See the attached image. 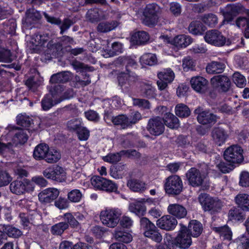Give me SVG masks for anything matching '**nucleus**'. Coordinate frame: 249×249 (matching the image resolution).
<instances>
[{"label":"nucleus","instance_id":"nucleus-10","mask_svg":"<svg viewBox=\"0 0 249 249\" xmlns=\"http://www.w3.org/2000/svg\"><path fill=\"white\" fill-rule=\"evenodd\" d=\"M225 159L231 163H238L243 160L242 150L237 145H232L228 148L224 152Z\"/></svg>","mask_w":249,"mask_h":249},{"label":"nucleus","instance_id":"nucleus-39","mask_svg":"<svg viewBox=\"0 0 249 249\" xmlns=\"http://www.w3.org/2000/svg\"><path fill=\"white\" fill-rule=\"evenodd\" d=\"M60 158L61 154L59 151L54 149L49 148L45 160L48 163H53L57 162Z\"/></svg>","mask_w":249,"mask_h":249},{"label":"nucleus","instance_id":"nucleus-5","mask_svg":"<svg viewBox=\"0 0 249 249\" xmlns=\"http://www.w3.org/2000/svg\"><path fill=\"white\" fill-rule=\"evenodd\" d=\"M204 38L207 43L216 47L229 46L233 42L230 39H227L221 32L215 30L207 32Z\"/></svg>","mask_w":249,"mask_h":249},{"label":"nucleus","instance_id":"nucleus-43","mask_svg":"<svg viewBox=\"0 0 249 249\" xmlns=\"http://www.w3.org/2000/svg\"><path fill=\"white\" fill-rule=\"evenodd\" d=\"M234 7L231 4L227 5L226 7L220 8V12L224 17L225 20L229 21L231 20L235 13Z\"/></svg>","mask_w":249,"mask_h":249},{"label":"nucleus","instance_id":"nucleus-1","mask_svg":"<svg viewBox=\"0 0 249 249\" xmlns=\"http://www.w3.org/2000/svg\"><path fill=\"white\" fill-rule=\"evenodd\" d=\"M180 229L177 237L173 239L170 234H166L164 238V242L167 248L175 249L178 247L181 249H186L192 245L191 236L188 232L187 228L182 223H179Z\"/></svg>","mask_w":249,"mask_h":249},{"label":"nucleus","instance_id":"nucleus-25","mask_svg":"<svg viewBox=\"0 0 249 249\" xmlns=\"http://www.w3.org/2000/svg\"><path fill=\"white\" fill-rule=\"evenodd\" d=\"M192 88L196 92H200L205 88L207 81L201 76L192 77L190 81Z\"/></svg>","mask_w":249,"mask_h":249},{"label":"nucleus","instance_id":"nucleus-58","mask_svg":"<svg viewBox=\"0 0 249 249\" xmlns=\"http://www.w3.org/2000/svg\"><path fill=\"white\" fill-rule=\"evenodd\" d=\"M82 122L79 119H73L69 121L67 123V127L70 130H78L81 126Z\"/></svg>","mask_w":249,"mask_h":249},{"label":"nucleus","instance_id":"nucleus-40","mask_svg":"<svg viewBox=\"0 0 249 249\" xmlns=\"http://www.w3.org/2000/svg\"><path fill=\"white\" fill-rule=\"evenodd\" d=\"M68 228V223L61 222L53 225L51 227V232L53 235H61Z\"/></svg>","mask_w":249,"mask_h":249},{"label":"nucleus","instance_id":"nucleus-26","mask_svg":"<svg viewBox=\"0 0 249 249\" xmlns=\"http://www.w3.org/2000/svg\"><path fill=\"white\" fill-rule=\"evenodd\" d=\"M149 39L148 34L144 31H138L134 33L131 37V42L134 45H143Z\"/></svg>","mask_w":249,"mask_h":249},{"label":"nucleus","instance_id":"nucleus-34","mask_svg":"<svg viewBox=\"0 0 249 249\" xmlns=\"http://www.w3.org/2000/svg\"><path fill=\"white\" fill-rule=\"evenodd\" d=\"M127 185L134 192H142L145 189V183L136 179H129L127 181Z\"/></svg>","mask_w":249,"mask_h":249},{"label":"nucleus","instance_id":"nucleus-6","mask_svg":"<svg viewBox=\"0 0 249 249\" xmlns=\"http://www.w3.org/2000/svg\"><path fill=\"white\" fill-rule=\"evenodd\" d=\"M34 189V184L28 179H24L22 181L15 180L10 185L11 192L17 195H21L26 192L33 191Z\"/></svg>","mask_w":249,"mask_h":249},{"label":"nucleus","instance_id":"nucleus-33","mask_svg":"<svg viewBox=\"0 0 249 249\" xmlns=\"http://www.w3.org/2000/svg\"><path fill=\"white\" fill-rule=\"evenodd\" d=\"M225 69L224 64L218 62H212L206 67V71L211 74L219 73L223 71Z\"/></svg>","mask_w":249,"mask_h":249},{"label":"nucleus","instance_id":"nucleus-17","mask_svg":"<svg viewBox=\"0 0 249 249\" xmlns=\"http://www.w3.org/2000/svg\"><path fill=\"white\" fill-rule=\"evenodd\" d=\"M211 83L213 87L218 88L223 92L227 91L231 85L230 80L228 77L220 75L212 78Z\"/></svg>","mask_w":249,"mask_h":249},{"label":"nucleus","instance_id":"nucleus-2","mask_svg":"<svg viewBox=\"0 0 249 249\" xmlns=\"http://www.w3.org/2000/svg\"><path fill=\"white\" fill-rule=\"evenodd\" d=\"M159 112H161V117H157V135H160L164 132V125L172 129L179 127V120L174 114L167 112L165 107H161Z\"/></svg>","mask_w":249,"mask_h":249},{"label":"nucleus","instance_id":"nucleus-27","mask_svg":"<svg viewBox=\"0 0 249 249\" xmlns=\"http://www.w3.org/2000/svg\"><path fill=\"white\" fill-rule=\"evenodd\" d=\"M111 121L115 125L120 126L122 129L130 128L129 117L125 114H120L115 117H112Z\"/></svg>","mask_w":249,"mask_h":249},{"label":"nucleus","instance_id":"nucleus-56","mask_svg":"<svg viewBox=\"0 0 249 249\" xmlns=\"http://www.w3.org/2000/svg\"><path fill=\"white\" fill-rule=\"evenodd\" d=\"M85 115L86 118L90 121L94 123L99 122L100 120V115L95 111L93 110H89L85 112Z\"/></svg>","mask_w":249,"mask_h":249},{"label":"nucleus","instance_id":"nucleus-62","mask_svg":"<svg viewBox=\"0 0 249 249\" xmlns=\"http://www.w3.org/2000/svg\"><path fill=\"white\" fill-rule=\"evenodd\" d=\"M105 161L109 163H115L120 161L121 156L119 153H110L103 157Z\"/></svg>","mask_w":249,"mask_h":249},{"label":"nucleus","instance_id":"nucleus-11","mask_svg":"<svg viewBox=\"0 0 249 249\" xmlns=\"http://www.w3.org/2000/svg\"><path fill=\"white\" fill-rule=\"evenodd\" d=\"M159 39L163 40L165 43L170 42L172 44L179 48H185L193 42L190 36L185 35H178L171 41H170L167 36H160Z\"/></svg>","mask_w":249,"mask_h":249},{"label":"nucleus","instance_id":"nucleus-14","mask_svg":"<svg viewBox=\"0 0 249 249\" xmlns=\"http://www.w3.org/2000/svg\"><path fill=\"white\" fill-rule=\"evenodd\" d=\"M59 193V191L55 188L45 189L38 194L39 200L42 203H49L58 197Z\"/></svg>","mask_w":249,"mask_h":249},{"label":"nucleus","instance_id":"nucleus-42","mask_svg":"<svg viewBox=\"0 0 249 249\" xmlns=\"http://www.w3.org/2000/svg\"><path fill=\"white\" fill-rule=\"evenodd\" d=\"M175 110L176 114L182 118L188 117L191 113L189 108L183 104H178L176 106Z\"/></svg>","mask_w":249,"mask_h":249},{"label":"nucleus","instance_id":"nucleus-54","mask_svg":"<svg viewBox=\"0 0 249 249\" xmlns=\"http://www.w3.org/2000/svg\"><path fill=\"white\" fill-rule=\"evenodd\" d=\"M243 218V215L238 208H232L229 212V219L230 220L239 221Z\"/></svg>","mask_w":249,"mask_h":249},{"label":"nucleus","instance_id":"nucleus-12","mask_svg":"<svg viewBox=\"0 0 249 249\" xmlns=\"http://www.w3.org/2000/svg\"><path fill=\"white\" fill-rule=\"evenodd\" d=\"M206 173H201L195 168H191L186 174L189 184L193 187L200 185L205 178Z\"/></svg>","mask_w":249,"mask_h":249},{"label":"nucleus","instance_id":"nucleus-45","mask_svg":"<svg viewBox=\"0 0 249 249\" xmlns=\"http://www.w3.org/2000/svg\"><path fill=\"white\" fill-rule=\"evenodd\" d=\"M53 96L51 94L47 95L44 97L41 101V106L43 110H48L58 103V102L53 101Z\"/></svg>","mask_w":249,"mask_h":249},{"label":"nucleus","instance_id":"nucleus-18","mask_svg":"<svg viewBox=\"0 0 249 249\" xmlns=\"http://www.w3.org/2000/svg\"><path fill=\"white\" fill-rule=\"evenodd\" d=\"M167 212L170 215L178 219L184 218L187 213L186 209L177 203L170 204L167 207Z\"/></svg>","mask_w":249,"mask_h":249},{"label":"nucleus","instance_id":"nucleus-47","mask_svg":"<svg viewBox=\"0 0 249 249\" xmlns=\"http://www.w3.org/2000/svg\"><path fill=\"white\" fill-rule=\"evenodd\" d=\"M141 91L144 96L151 97L153 96L154 88L149 83H143L141 85Z\"/></svg>","mask_w":249,"mask_h":249},{"label":"nucleus","instance_id":"nucleus-19","mask_svg":"<svg viewBox=\"0 0 249 249\" xmlns=\"http://www.w3.org/2000/svg\"><path fill=\"white\" fill-rule=\"evenodd\" d=\"M141 227L145 229L144 235L146 237L156 240V227L146 217H142L140 220Z\"/></svg>","mask_w":249,"mask_h":249},{"label":"nucleus","instance_id":"nucleus-3","mask_svg":"<svg viewBox=\"0 0 249 249\" xmlns=\"http://www.w3.org/2000/svg\"><path fill=\"white\" fill-rule=\"evenodd\" d=\"M122 62L126 64L125 72H121L118 77L119 85L123 87L127 88L128 86L133 85L138 80L137 76L135 73L128 69L129 67H134L136 65V62L129 57H122L120 58Z\"/></svg>","mask_w":249,"mask_h":249},{"label":"nucleus","instance_id":"nucleus-55","mask_svg":"<svg viewBox=\"0 0 249 249\" xmlns=\"http://www.w3.org/2000/svg\"><path fill=\"white\" fill-rule=\"evenodd\" d=\"M232 80L236 85L239 88L244 87L246 83L245 77L238 72L234 73L232 76Z\"/></svg>","mask_w":249,"mask_h":249},{"label":"nucleus","instance_id":"nucleus-22","mask_svg":"<svg viewBox=\"0 0 249 249\" xmlns=\"http://www.w3.org/2000/svg\"><path fill=\"white\" fill-rule=\"evenodd\" d=\"M144 201L145 198H141L131 203L129 206V210L139 216L144 215L146 212V207L144 205Z\"/></svg>","mask_w":249,"mask_h":249},{"label":"nucleus","instance_id":"nucleus-15","mask_svg":"<svg viewBox=\"0 0 249 249\" xmlns=\"http://www.w3.org/2000/svg\"><path fill=\"white\" fill-rule=\"evenodd\" d=\"M159 81L157 82L159 89L160 90L164 89L167 84L171 82L175 78V74L171 69L164 70L158 74Z\"/></svg>","mask_w":249,"mask_h":249},{"label":"nucleus","instance_id":"nucleus-51","mask_svg":"<svg viewBox=\"0 0 249 249\" xmlns=\"http://www.w3.org/2000/svg\"><path fill=\"white\" fill-rule=\"evenodd\" d=\"M13 60L12 53L10 50L0 48V62L10 63Z\"/></svg>","mask_w":249,"mask_h":249},{"label":"nucleus","instance_id":"nucleus-35","mask_svg":"<svg viewBox=\"0 0 249 249\" xmlns=\"http://www.w3.org/2000/svg\"><path fill=\"white\" fill-rule=\"evenodd\" d=\"M114 238L120 242L128 243L132 241V235L124 231L116 230L114 233Z\"/></svg>","mask_w":249,"mask_h":249},{"label":"nucleus","instance_id":"nucleus-20","mask_svg":"<svg viewBox=\"0 0 249 249\" xmlns=\"http://www.w3.org/2000/svg\"><path fill=\"white\" fill-rule=\"evenodd\" d=\"M26 131L22 129H18L17 127L13 129L10 131L9 135H14L12 142V144L15 145L18 144L24 143L28 139V136L26 134Z\"/></svg>","mask_w":249,"mask_h":249},{"label":"nucleus","instance_id":"nucleus-23","mask_svg":"<svg viewBox=\"0 0 249 249\" xmlns=\"http://www.w3.org/2000/svg\"><path fill=\"white\" fill-rule=\"evenodd\" d=\"M202 230V225L198 221L192 220L189 222L187 231L191 236L194 237L199 236L201 234Z\"/></svg>","mask_w":249,"mask_h":249},{"label":"nucleus","instance_id":"nucleus-13","mask_svg":"<svg viewBox=\"0 0 249 249\" xmlns=\"http://www.w3.org/2000/svg\"><path fill=\"white\" fill-rule=\"evenodd\" d=\"M195 113L197 114L198 122L201 124H213L217 121V117L208 110H204L200 107H197L195 110Z\"/></svg>","mask_w":249,"mask_h":249},{"label":"nucleus","instance_id":"nucleus-31","mask_svg":"<svg viewBox=\"0 0 249 249\" xmlns=\"http://www.w3.org/2000/svg\"><path fill=\"white\" fill-rule=\"evenodd\" d=\"M213 231L218 233L223 240L230 241L232 238V232L227 226L216 227L213 228Z\"/></svg>","mask_w":249,"mask_h":249},{"label":"nucleus","instance_id":"nucleus-29","mask_svg":"<svg viewBox=\"0 0 249 249\" xmlns=\"http://www.w3.org/2000/svg\"><path fill=\"white\" fill-rule=\"evenodd\" d=\"M235 201L243 210L249 211V195L245 193H240L235 197Z\"/></svg>","mask_w":249,"mask_h":249},{"label":"nucleus","instance_id":"nucleus-24","mask_svg":"<svg viewBox=\"0 0 249 249\" xmlns=\"http://www.w3.org/2000/svg\"><path fill=\"white\" fill-rule=\"evenodd\" d=\"M86 18L89 21L93 23L103 19L106 17L103 11L97 8H93L88 11Z\"/></svg>","mask_w":249,"mask_h":249},{"label":"nucleus","instance_id":"nucleus-52","mask_svg":"<svg viewBox=\"0 0 249 249\" xmlns=\"http://www.w3.org/2000/svg\"><path fill=\"white\" fill-rule=\"evenodd\" d=\"M64 219L65 221V222L68 224L71 227L75 228H77L79 223V222L76 219L75 217L70 213H66L63 215Z\"/></svg>","mask_w":249,"mask_h":249},{"label":"nucleus","instance_id":"nucleus-50","mask_svg":"<svg viewBox=\"0 0 249 249\" xmlns=\"http://www.w3.org/2000/svg\"><path fill=\"white\" fill-rule=\"evenodd\" d=\"M32 119L26 114H20L17 117V122L18 125L23 127H28L30 125Z\"/></svg>","mask_w":249,"mask_h":249},{"label":"nucleus","instance_id":"nucleus-28","mask_svg":"<svg viewBox=\"0 0 249 249\" xmlns=\"http://www.w3.org/2000/svg\"><path fill=\"white\" fill-rule=\"evenodd\" d=\"M49 147L45 143H40L37 145L34 149V158L38 160H45L47 153L48 152Z\"/></svg>","mask_w":249,"mask_h":249},{"label":"nucleus","instance_id":"nucleus-53","mask_svg":"<svg viewBox=\"0 0 249 249\" xmlns=\"http://www.w3.org/2000/svg\"><path fill=\"white\" fill-rule=\"evenodd\" d=\"M82 197V194L78 189H74L71 190L68 194V199L72 202H79Z\"/></svg>","mask_w":249,"mask_h":249},{"label":"nucleus","instance_id":"nucleus-59","mask_svg":"<svg viewBox=\"0 0 249 249\" xmlns=\"http://www.w3.org/2000/svg\"><path fill=\"white\" fill-rule=\"evenodd\" d=\"M189 31L192 34L197 35H200L202 31L200 27V24L198 21L191 22L189 26Z\"/></svg>","mask_w":249,"mask_h":249},{"label":"nucleus","instance_id":"nucleus-41","mask_svg":"<svg viewBox=\"0 0 249 249\" xmlns=\"http://www.w3.org/2000/svg\"><path fill=\"white\" fill-rule=\"evenodd\" d=\"M53 180L63 182L66 179V173L64 169L58 166H53Z\"/></svg>","mask_w":249,"mask_h":249},{"label":"nucleus","instance_id":"nucleus-63","mask_svg":"<svg viewBox=\"0 0 249 249\" xmlns=\"http://www.w3.org/2000/svg\"><path fill=\"white\" fill-rule=\"evenodd\" d=\"M194 67V62L190 57H187L183 59L182 67L184 71H187L190 70H193Z\"/></svg>","mask_w":249,"mask_h":249},{"label":"nucleus","instance_id":"nucleus-36","mask_svg":"<svg viewBox=\"0 0 249 249\" xmlns=\"http://www.w3.org/2000/svg\"><path fill=\"white\" fill-rule=\"evenodd\" d=\"M26 18L25 22L32 24L33 22L37 21L41 18L40 13L35 9H30L26 12Z\"/></svg>","mask_w":249,"mask_h":249},{"label":"nucleus","instance_id":"nucleus-21","mask_svg":"<svg viewBox=\"0 0 249 249\" xmlns=\"http://www.w3.org/2000/svg\"><path fill=\"white\" fill-rule=\"evenodd\" d=\"M212 136L213 141L218 146L223 144L228 137L227 132L220 127L214 128L212 131Z\"/></svg>","mask_w":249,"mask_h":249},{"label":"nucleus","instance_id":"nucleus-7","mask_svg":"<svg viewBox=\"0 0 249 249\" xmlns=\"http://www.w3.org/2000/svg\"><path fill=\"white\" fill-rule=\"evenodd\" d=\"M164 189L167 194H179L182 189V182L181 178L177 175L169 177L165 180Z\"/></svg>","mask_w":249,"mask_h":249},{"label":"nucleus","instance_id":"nucleus-48","mask_svg":"<svg viewBox=\"0 0 249 249\" xmlns=\"http://www.w3.org/2000/svg\"><path fill=\"white\" fill-rule=\"evenodd\" d=\"M202 21L210 27H213L217 23V18L213 14L204 15L202 17Z\"/></svg>","mask_w":249,"mask_h":249},{"label":"nucleus","instance_id":"nucleus-32","mask_svg":"<svg viewBox=\"0 0 249 249\" xmlns=\"http://www.w3.org/2000/svg\"><path fill=\"white\" fill-rule=\"evenodd\" d=\"M71 77V73L69 71H63L53 74L50 79L52 83H65L68 81Z\"/></svg>","mask_w":249,"mask_h":249},{"label":"nucleus","instance_id":"nucleus-64","mask_svg":"<svg viewBox=\"0 0 249 249\" xmlns=\"http://www.w3.org/2000/svg\"><path fill=\"white\" fill-rule=\"evenodd\" d=\"M236 25L239 28L242 29L249 26V18L239 17L236 20Z\"/></svg>","mask_w":249,"mask_h":249},{"label":"nucleus","instance_id":"nucleus-44","mask_svg":"<svg viewBox=\"0 0 249 249\" xmlns=\"http://www.w3.org/2000/svg\"><path fill=\"white\" fill-rule=\"evenodd\" d=\"M155 55L150 53L144 54L140 58V62L143 66H153L155 64Z\"/></svg>","mask_w":249,"mask_h":249},{"label":"nucleus","instance_id":"nucleus-37","mask_svg":"<svg viewBox=\"0 0 249 249\" xmlns=\"http://www.w3.org/2000/svg\"><path fill=\"white\" fill-rule=\"evenodd\" d=\"M13 144L11 142L6 140L5 136H2L0 139V155H3L13 151Z\"/></svg>","mask_w":249,"mask_h":249},{"label":"nucleus","instance_id":"nucleus-8","mask_svg":"<svg viewBox=\"0 0 249 249\" xmlns=\"http://www.w3.org/2000/svg\"><path fill=\"white\" fill-rule=\"evenodd\" d=\"M198 200L205 211H217L221 206L219 200L213 198L207 194H201L198 196Z\"/></svg>","mask_w":249,"mask_h":249},{"label":"nucleus","instance_id":"nucleus-38","mask_svg":"<svg viewBox=\"0 0 249 249\" xmlns=\"http://www.w3.org/2000/svg\"><path fill=\"white\" fill-rule=\"evenodd\" d=\"M49 40L50 37L48 34H36L32 38L31 42L35 46H43Z\"/></svg>","mask_w":249,"mask_h":249},{"label":"nucleus","instance_id":"nucleus-60","mask_svg":"<svg viewBox=\"0 0 249 249\" xmlns=\"http://www.w3.org/2000/svg\"><path fill=\"white\" fill-rule=\"evenodd\" d=\"M19 217L20 219V223L23 228L26 230L29 229L31 225L29 213H20L19 214Z\"/></svg>","mask_w":249,"mask_h":249},{"label":"nucleus","instance_id":"nucleus-16","mask_svg":"<svg viewBox=\"0 0 249 249\" xmlns=\"http://www.w3.org/2000/svg\"><path fill=\"white\" fill-rule=\"evenodd\" d=\"M177 224L176 218L170 215H164L157 220V226L166 231L173 230Z\"/></svg>","mask_w":249,"mask_h":249},{"label":"nucleus","instance_id":"nucleus-30","mask_svg":"<svg viewBox=\"0 0 249 249\" xmlns=\"http://www.w3.org/2000/svg\"><path fill=\"white\" fill-rule=\"evenodd\" d=\"M118 25V22L115 20L100 22L97 26V29L101 33L109 32L115 29Z\"/></svg>","mask_w":249,"mask_h":249},{"label":"nucleus","instance_id":"nucleus-61","mask_svg":"<svg viewBox=\"0 0 249 249\" xmlns=\"http://www.w3.org/2000/svg\"><path fill=\"white\" fill-rule=\"evenodd\" d=\"M239 184L242 187L249 186V173L247 171H243L240 176Z\"/></svg>","mask_w":249,"mask_h":249},{"label":"nucleus","instance_id":"nucleus-46","mask_svg":"<svg viewBox=\"0 0 249 249\" xmlns=\"http://www.w3.org/2000/svg\"><path fill=\"white\" fill-rule=\"evenodd\" d=\"M117 185L114 182L104 178L102 183V188L100 190L107 192H116L117 190Z\"/></svg>","mask_w":249,"mask_h":249},{"label":"nucleus","instance_id":"nucleus-49","mask_svg":"<svg viewBox=\"0 0 249 249\" xmlns=\"http://www.w3.org/2000/svg\"><path fill=\"white\" fill-rule=\"evenodd\" d=\"M6 234L11 237L18 238L22 235V232L18 229L12 226L5 227Z\"/></svg>","mask_w":249,"mask_h":249},{"label":"nucleus","instance_id":"nucleus-57","mask_svg":"<svg viewBox=\"0 0 249 249\" xmlns=\"http://www.w3.org/2000/svg\"><path fill=\"white\" fill-rule=\"evenodd\" d=\"M123 52V44L118 42H115L112 44V51L108 54V56H112L114 55ZM107 57L108 56H106Z\"/></svg>","mask_w":249,"mask_h":249},{"label":"nucleus","instance_id":"nucleus-9","mask_svg":"<svg viewBox=\"0 0 249 249\" xmlns=\"http://www.w3.org/2000/svg\"><path fill=\"white\" fill-rule=\"evenodd\" d=\"M142 22L145 25L153 27L156 21V4L155 3L147 4L143 12L142 18Z\"/></svg>","mask_w":249,"mask_h":249},{"label":"nucleus","instance_id":"nucleus-4","mask_svg":"<svg viewBox=\"0 0 249 249\" xmlns=\"http://www.w3.org/2000/svg\"><path fill=\"white\" fill-rule=\"evenodd\" d=\"M122 211L115 207H106L100 213V218L103 224L107 227L114 228L119 222Z\"/></svg>","mask_w":249,"mask_h":249}]
</instances>
